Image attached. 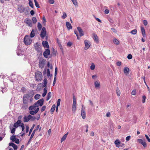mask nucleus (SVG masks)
I'll return each instance as SVG.
<instances>
[{
	"mask_svg": "<svg viewBox=\"0 0 150 150\" xmlns=\"http://www.w3.org/2000/svg\"><path fill=\"white\" fill-rule=\"evenodd\" d=\"M35 35V33H34V30L33 29L32 30L30 34V37L31 38H33Z\"/></svg>",
	"mask_w": 150,
	"mask_h": 150,
	"instance_id": "72a5a7b5",
	"label": "nucleus"
},
{
	"mask_svg": "<svg viewBox=\"0 0 150 150\" xmlns=\"http://www.w3.org/2000/svg\"><path fill=\"white\" fill-rule=\"evenodd\" d=\"M84 43L85 45L84 49L87 50L90 47V45L89 44V42L88 40H86L84 41Z\"/></svg>",
	"mask_w": 150,
	"mask_h": 150,
	"instance_id": "1a4fd4ad",
	"label": "nucleus"
},
{
	"mask_svg": "<svg viewBox=\"0 0 150 150\" xmlns=\"http://www.w3.org/2000/svg\"><path fill=\"white\" fill-rule=\"evenodd\" d=\"M36 118L35 117L33 116L30 115V120L31 121H34L35 120Z\"/></svg>",
	"mask_w": 150,
	"mask_h": 150,
	"instance_id": "09e8293b",
	"label": "nucleus"
},
{
	"mask_svg": "<svg viewBox=\"0 0 150 150\" xmlns=\"http://www.w3.org/2000/svg\"><path fill=\"white\" fill-rule=\"evenodd\" d=\"M51 97V93L49 92L48 93L47 97L46 100H48Z\"/></svg>",
	"mask_w": 150,
	"mask_h": 150,
	"instance_id": "2f4dec72",
	"label": "nucleus"
},
{
	"mask_svg": "<svg viewBox=\"0 0 150 150\" xmlns=\"http://www.w3.org/2000/svg\"><path fill=\"white\" fill-rule=\"evenodd\" d=\"M91 69V70H93L95 68V65L93 63H92L90 67Z\"/></svg>",
	"mask_w": 150,
	"mask_h": 150,
	"instance_id": "79ce46f5",
	"label": "nucleus"
},
{
	"mask_svg": "<svg viewBox=\"0 0 150 150\" xmlns=\"http://www.w3.org/2000/svg\"><path fill=\"white\" fill-rule=\"evenodd\" d=\"M63 15L62 16V18L63 19L65 18L67 16V15L65 12H63Z\"/></svg>",
	"mask_w": 150,
	"mask_h": 150,
	"instance_id": "a19ab883",
	"label": "nucleus"
},
{
	"mask_svg": "<svg viewBox=\"0 0 150 150\" xmlns=\"http://www.w3.org/2000/svg\"><path fill=\"white\" fill-rule=\"evenodd\" d=\"M46 108V106H43L41 109V111L42 112L44 111L45 109Z\"/></svg>",
	"mask_w": 150,
	"mask_h": 150,
	"instance_id": "5fc2aeb1",
	"label": "nucleus"
},
{
	"mask_svg": "<svg viewBox=\"0 0 150 150\" xmlns=\"http://www.w3.org/2000/svg\"><path fill=\"white\" fill-rule=\"evenodd\" d=\"M42 87H45L47 83V79L45 78L44 79Z\"/></svg>",
	"mask_w": 150,
	"mask_h": 150,
	"instance_id": "393cba45",
	"label": "nucleus"
},
{
	"mask_svg": "<svg viewBox=\"0 0 150 150\" xmlns=\"http://www.w3.org/2000/svg\"><path fill=\"white\" fill-rule=\"evenodd\" d=\"M130 138H131L130 136H128L126 137V141H128L130 140Z\"/></svg>",
	"mask_w": 150,
	"mask_h": 150,
	"instance_id": "0e129e2a",
	"label": "nucleus"
},
{
	"mask_svg": "<svg viewBox=\"0 0 150 150\" xmlns=\"http://www.w3.org/2000/svg\"><path fill=\"white\" fill-rule=\"evenodd\" d=\"M16 130V129L15 128H13L11 131V133L12 134L14 133Z\"/></svg>",
	"mask_w": 150,
	"mask_h": 150,
	"instance_id": "052dcab7",
	"label": "nucleus"
},
{
	"mask_svg": "<svg viewBox=\"0 0 150 150\" xmlns=\"http://www.w3.org/2000/svg\"><path fill=\"white\" fill-rule=\"evenodd\" d=\"M50 54V51L49 49H46L43 52V55L45 58H47L48 56Z\"/></svg>",
	"mask_w": 150,
	"mask_h": 150,
	"instance_id": "9d476101",
	"label": "nucleus"
},
{
	"mask_svg": "<svg viewBox=\"0 0 150 150\" xmlns=\"http://www.w3.org/2000/svg\"><path fill=\"white\" fill-rule=\"evenodd\" d=\"M42 78V73L39 71H38L35 73V80L37 81H40Z\"/></svg>",
	"mask_w": 150,
	"mask_h": 150,
	"instance_id": "f03ea898",
	"label": "nucleus"
},
{
	"mask_svg": "<svg viewBox=\"0 0 150 150\" xmlns=\"http://www.w3.org/2000/svg\"><path fill=\"white\" fill-rule=\"evenodd\" d=\"M16 136L15 135H12L10 139V140H12V142H14L16 141Z\"/></svg>",
	"mask_w": 150,
	"mask_h": 150,
	"instance_id": "473e14b6",
	"label": "nucleus"
},
{
	"mask_svg": "<svg viewBox=\"0 0 150 150\" xmlns=\"http://www.w3.org/2000/svg\"><path fill=\"white\" fill-rule=\"evenodd\" d=\"M32 21H33V23L34 24L37 21V19L36 17H33L32 18Z\"/></svg>",
	"mask_w": 150,
	"mask_h": 150,
	"instance_id": "c9c22d12",
	"label": "nucleus"
},
{
	"mask_svg": "<svg viewBox=\"0 0 150 150\" xmlns=\"http://www.w3.org/2000/svg\"><path fill=\"white\" fill-rule=\"evenodd\" d=\"M143 24L144 25L146 26L147 25V24H148V22L146 20H144L143 21Z\"/></svg>",
	"mask_w": 150,
	"mask_h": 150,
	"instance_id": "603ef678",
	"label": "nucleus"
},
{
	"mask_svg": "<svg viewBox=\"0 0 150 150\" xmlns=\"http://www.w3.org/2000/svg\"><path fill=\"white\" fill-rule=\"evenodd\" d=\"M116 65L119 66L121 65V62L120 61H118L116 62Z\"/></svg>",
	"mask_w": 150,
	"mask_h": 150,
	"instance_id": "680f3d73",
	"label": "nucleus"
},
{
	"mask_svg": "<svg viewBox=\"0 0 150 150\" xmlns=\"http://www.w3.org/2000/svg\"><path fill=\"white\" fill-rule=\"evenodd\" d=\"M42 22L43 24H45L46 22V21L45 16L42 17Z\"/></svg>",
	"mask_w": 150,
	"mask_h": 150,
	"instance_id": "6e6d98bb",
	"label": "nucleus"
},
{
	"mask_svg": "<svg viewBox=\"0 0 150 150\" xmlns=\"http://www.w3.org/2000/svg\"><path fill=\"white\" fill-rule=\"evenodd\" d=\"M13 147L14 150H16L17 149V146L15 144L13 146Z\"/></svg>",
	"mask_w": 150,
	"mask_h": 150,
	"instance_id": "338daca9",
	"label": "nucleus"
},
{
	"mask_svg": "<svg viewBox=\"0 0 150 150\" xmlns=\"http://www.w3.org/2000/svg\"><path fill=\"white\" fill-rule=\"evenodd\" d=\"M29 113L32 115H34L35 114H36L35 111H33V110H30L29 111Z\"/></svg>",
	"mask_w": 150,
	"mask_h": 150,
	"instance_id": "37998d69",
	"label": "nucleus"
},
{
	"mask_svg": "<svg viewBox=\"0 0 150 150\" xmlns=\"http://www.w3.org/2000/svg\"><path fill=\"white\" fill-rule=\"evenodd\" d=\"M35 126V125L34 124L33 125L32 127H31V128L30 129V130L29 132V134H28L29 136L30 134H31V132H32L33 129L34 128Z\"/></svg>",
	"mask_w": 150,
	"mask_h": 150,
	"instance_id": "58836bf2",
	"label": "nucleus"
},
{
	"mask_svg": "<svg viewBox=\"0 0 150 150\" xmlns=\"http://www.w3.org/2000/svg\"><path fill=\"white\" fill-rule=\"evenodd\" d=\"M76 100L74 96H73V103L72 106V111L73 113H75L76 109Z\"/></svg>",
	"mask_w": 150,
	"mask_h": 150,
	"instance_id": "20e7f679",
	"label": "nucleus"
},
{
	"mask_svg": "<svg viewBox=\"0 0 150 150\" xmlns=\"http://www.w3.org/2000/svg\"><path fill=\"white\" fill-rule=\"evenodd\" d=\"M40 96V95L39 94H37L35 96L34 98L36 100L38 99L39 98Z\"/></svg>",
	"mask_w": 150,
	"mask_h": 150,
	"instance_id": "ea45409f",
	"label": "nucleus"
},
{
	"mask_svg": "<svg viewBox=\"0 0 150 150\" xmlns=\"http://www.w3.org/2000/svg\"><path fill=\"white\" fill-rule=\"evenodd\" d=\"M46 62V60L43 59H40L39 62V67L42 69L43 68Z\"/></svg>",
	"mask_w": 150,
	"mask_h": 150,
	"instance_id": "39448f33",
	"label": "nucleus"
},
{
	"mask_svg": "<svg viewBox=\"0 0 150 150\" xmlns=\"http://www.w3.org/2000/svg\"><path fill=\"white\" fill-rule=\"evenodd\" d=\"M138 142L142 144L144 147H146V144L144 140L142 139H138Z\"/></svg>",
	"mask_w": 150,
	"mask_h": 150,
	"instance_id": "ddd939ff",
	"label": "nucleus"
},
{
	"mask_svg": "<svg viewBox=\"0 0 150 150\" xmlns=\"http://www.w3.org/2000/svg\"><path fill=\"white\" fill-rule=\"evenodd\" d=\"M113 42L116 45H118L119 44V41L116 38L113 39Z\"/></svg>",
	"mask_w": 150,
	"mask_h": 150,
	"instance_id": "c85d7f7f",
	"label": "nucleus"
},
{
	"mask_svg": "<svg viewBox=\"0 0 150 150\" xmlns=\"http://www.w3.org/2000/svg\"><path fill=\"white\" fill-rule=\"evenodd\" d=\"M57 68L56 67L55 68V72H54V78H55L56 79V75L57 74Z\"/></svg>",
	"mask_w": 150,
	"mask_h": 150,
	"instance_id": "a18cd8bd",
	"label": "nucleus"
},
{
	"mask_svg": "<svg viewBox=\"0 0 150 150\" xmlns=\"http://www.w3.org/2000/svg\"><path fill=\"white\" fill-rule=\"evenodd\" d=\"M95 88H97L99 87L100 86V82L98 81H96L94 83Z\"/></svg>",
	"mask_w": 150,
	"mask_h": 150,
	"instance_id": "5701e85b",
	"label": "nucleus"
},
{
	"mask_svg": "<svg viewBox=\"0 0 150 150\" xmlns=\"http://www.w3.org/2000/svg\"><path fill=\"white\" fill-rule=\"evenodd\" d=\"M14 142H15L17 144H18L19 143V140L18 139L16 138V141Z\"/></svg>",
	"mask_w": 150,
	"mask_h": 150,
	"instance_id": "69168bd1",
	"label": "nucleus"
},
{
	"mask_svg": "<svg viewBox=\"0 0 150 150\" xmlns=\"http://www.w3.org/2000/svg\"><path fill=\"white\" fill-rule=\"evenodd\" d=\"M136 94V90H133L131 92V94L134 95H135Z\"/></svg>",
	"mask_w": 150,
	"mask_h": 150,
	"instance_id": "864d4df0",
	"label": "nucleus"
},
{
	"mask_svg": "<svg viewBox=\"0 0 150 150\" xmlns=\"http://www.w3.org/2000/svg\"><path fill=\"white\" fill-rule=\"evenodd\" d=\"M146 98V97L145 96H142V102L143 103H144L145 102V100Z\"/></svg>",
	"mask_w": 150,
	"mask_h": 150,
	"instance_id": "de8ad7c7",
	"label": "nucleus"
},
{
	"mask_svg": "<svg viewBox=\"0 0 150 150\" xmlns=\"http://www.w3.org/2000/svg\"><path fill=\"white\" fill-rule=\"evenodd\" d=\"M33 98L31 97L29 94H25L23 97V104H28L29 101V103H31L33 100Z\"/></svg>",
	"mask_w": 150,
	"mask_h": 150,
	"instance_id": "f257e3e1",
	"label": "nucleus"
},
{
	"mask_svg": "<svg viewBox=\"0 0 150 150\" xmlns=\"http://www.w3.org/2000/svg\"><path fill=\"white\" fill-rule=\"evenodd\" d=\"M18 126L19 125L16 122L13 125V127L16 128H17Z\"/></svg>",
	"mask_w": 150,
	"mask_h": 150,
	"instance_id": "e2e57ef3",
	"label": "nucleus"
},
{
	"mask_svg": "<svg viewBox=\"0 0 150 150\" xmlns=\"http://www.w3.org/2000/svg\"><path fill=\"white\" fill-rule=\"evenodd\" d=\"M25 8L24 7L21 6L18 8V11H20L21 13H22L25 11Z\"/></svg>",
	"mask_w": 150,
	"mask_h": 150,
	"instance_id": "bb28decb",
	"label": "nucleus"
},
{
	"mask_svg": "<svg viewBox=\"0 0 150 150\" xmlns=\"http://www.w3.org/2000/svg\"><path fill=\"white\" fill-rule=\"evenodd\" d=\"M60 101L61 99H58L57 101V107H58V106H59L60 105Z\"/></svg>",
	"mask_w": 150,
	"mask_h": 150,
	"instance_id": "8fccbe9b",
	"label": "nucleus"
},
{
	"mask_svg": "<svg viewBox=\"0 0 150 150\" xmlns=\"http://www.w3.org/2000/svg\"><path fill=\"white\" fill-rule=\"evenodd\" d=\"M68 132H67L66 134H64L62 137V138H61V142H62L63 141H64V140H65L66 139V138L67 137V135L68 134Z\"/></svg>",
	"mask_w": 150,
	"mask_h": 150,
	"instance_id": "412c9836",
	"label": "nucleus"
},
{
	"mask_svg": "<svg viewBox=\"0 0 150 150\" xmlns=\"http://www.w3.org/2000/svg\"><path fill=\"white\" fill-rule=\"evenodd\" d=\"M47 75L48 77H49L50 75V72L49 69H47Z\"/></svg>",
	"mask_w": 150,
	"mask_h": 150,
	"instance_id": "4d7b16f0",
	"label": "nucleus"
},
{
	"mask_svg": "<svg viewBox=\"0 0 150 150\" xmlns=\"http://www.w3.org/2000/svg\"><path fill=\"white\" fill-rule=\"evenodd\" d=\"M120 143V142L118 139H116L115 141V144L116 145H119Z\"/></svg>",
	"mask_w": 150,
	"mask_h": 150,
	"instance_id": "49530a36",
	"label": "nucleus"
},
{
	"mask_svg": "<svg viewBox=\"0 0 150 150\" xmlns=\"http://www.w3.org/2000/svg\"><path fill=\"white\" fill-rule=\"evenodd\" d=\"M66 24L68 30H69L70 29H72V26L69 22H66Z\"/></svg>",
	"mask_w": 150,
	"mask_h": 150,
	"instance_id": "6ab92c4d",
	"label": "nucleus"
},
{
	"mask_svg": "<svg viewBox=\"0 0 150 150\" xmlns=\"http://www.w3.org/2000/svg\"><path fill=\"white\" fill-rule=\"evenodd\" d=\"M77 29L79 33V35L80 37H81L84 35V33L81 28L80 27H78Z\"/></svg>",
	"mask_w": 150,
	"mask_h": 150,
	"instance_id": "4468645a",
	"label": "nucleus"
},
{
	"mask_svg": "<svg viewBox=\"0 0 150 150\" xmlns=\"http://www.w3.org/2000/svg\"><path fill=\"white\" fill-rule=\"evenodd\" d=\"M145 136L146 137V139H147L148 142H150V139L149 137H148V136L147 135L145 134Z\"/></svg>",
	"mask_w": 150,
	"mask_h": 150,
	"instance_id": "13d9d810",
	"label": "nucleus"
},
{
	"mask_svg": "<svg viewBox=\"0 0 150 150\" xmlns=\"http://www.w3.org/2000/svg\"><path fill=\"white\" fill-rule=\"evenodd\" d=\"M36 107H37L35 106L34 103L33 105H31L28 108V109L30 110H33L35 109Z\"/></svg>",
	"mask_w": 150,
	"mask_h": 150,
	"instance_id": "a878e982",
	"label": "nucleus"
},
{
	"mask_svg": "<svg viewBox=\"0 0 150 150\" xmlns=\"http://www.w3.org/2000/svg\"><path fill=\"white\" fill-rule=\"evenodd\" d=\"M40 127V125H38L37 126L36 128V129H35L34 131H33L32 133V134L31 135V136L30 137V139H32V138L33 137L34 135L35 134V132L36 131H37L38 129Z\"/></svg>",
	"mask_w": 150,
	"mask_h": 150,
	"instance_id": "2eb2a0df",
	"label": "nucleus"
},
{
	"mask_svg": "<svg viewBox=\"0 0 150 150\" xmlns=\"http://www.w3.org/2000/svg\"><path fill=\"white\" fill-rule=\"evenodd\" d=\"M48 2L50 4H53L54 3V0H49Z\"/></svg>",
	"mask_w": 150,
	"mask_h": 150,
	"instance_id": "bf43d9fd",
	"label": "nucleus"
},
{
	"mask_svg": "<svg viewBox=\"0 0 150 150\" xmlns=\"http://www.w3.org/2000/svg\"><path fill=\"white\" fill-rule=\"evenodd\" d=\"M37 27L39 30H41L42 28V25L41 24L40 22H38V23Z\"/></svg>",
	"mask_w": 150,
	"mask_h": 150,
	"instance_id": "7c9ffc66",
	"label": "nucleus"
},
{
	"mask_svg": "<svg viewBox=\"0 0 150 150\" xmlns=\"http://www.w3.org/2000/svg\"><path fill=\"white\" fill-rule=\"evenodd\" d=\"M40 118V114H38L37 115L36 119L37 120H38Z\"/></svg>",
	"mask_w": 150,
	"mask_h": 150,
	"instance_id": "774afa93",
	"label": "nucleus"
},
{
	"mask_svg": "<svg viewBox=\"0 0 150 150\" xmlns=\"http://www.w3.org/2000/svg\"><path fill=\"white\" fill-rule=\"evenodd\" d=\"M42 44L43 45V47L45 48H49V46L48 43L47 41H43L42 42Z\"/></svg>",
	"mask_w": 150,
	"mask_h": 150,
	"instance_id": "a211bd4d",
	"label": "nucleus"
},
{
	"mask_svg": "<svg viewBox=\"0 0 150 150\" xmlns=\"http://www.w3.org/2000/svg\"><path fill=\"white\" fill-rule=\"evenodd\" d=\"M127 57L129 59H130L132 58V56L131 54H129L128 55Z\"/></svg>",
	"mask_w": 150,
	"mask_h": 150,
	"instance_id": "3c124183",
	"label": "nucleus"
},
{
	"mask_svg": "<svg viewBox=\"0 0 150 150\" xmlns=\"http://www.w3.org/2000/svg\"><path fill=\"white\" fill-rule=\"evenodd\" d=\"M28 106V104H23L22 105V107L21 108L24 110H25L27 108Z\"/></svg>",
	"mask_w": 150,
	"mask_h": 150,
	"instance_id": "c756f323",
	"label": "nucleus"
},
{
	"mask_svg": "<svg viewBox=\"0 0 150 150\" xmlns=\"http://www.w3.org/2000/svg\"><path fill=\"white\" fill-rule=\"evenodd\" d=\"M93 38L94 40L97 43H98L99 40L98 37L97 35L94 33L93 34Z\"/></svg>",
	"mask_w": 150,
	"mask_h": 150,
	"instance_id": "dca6fc26",
	"label": "nucleus"
},
{
	"mask_svg": "<svg viewBox=\"0 0 150 150\" xmlns=\"http://www.w3.org/2000/svg\"><path fill=\"white\" fill-rule=\"evenodd\" d=\"M73 2V4L75 6H78V3L76 0H71Z\"/></svg>",
	"mask_w": 150,
	"mask_h": 150,
	"instance_id": "c03bdc74",
	"label": "nucleus"
},
{
	"mask_svg": "<svg viewBox=\"0 0 150 150\" xmlns=\"http://www.w3.org/2000/svg\"><path fill=\"white\" fill-rule=\"evenodd\" d=\"M55 104H53L52 105L50 113L51 114H52L53 113V112H54L55 110Z\"/></svg>",
	"mask_w": 150,
	"mask_h": 150,
	"instance_id": "4be33fe9",
	"label": "nucleus"
},
{
	"mask_svg": "<svg viewBox=\"0 0 150 150\" xmlns=\"http://www.w3.org/2000/svg\"><path fill=\"white\" fill-rule=\"evenodd\" d=\"M81 113L82 118L83 119H85L86 118L85 111H81Z\"/></svg>",
	"mask_w": 150,
	"mask_h": 150,
	"instance_id": "b1692460",
	"label": "nucleus"
},
{
	"mask_svg": "<svg viewBox=\"0 0 150 150\" xmlns=\"http://www.w3.org/2000/svg\"><path fill=\"white\" fill-rule=\"evenodd\" d=\"M123 71L124 73L126 75H127L129 73V69L128 67H125L124 68Z\"/></svg>",
	"mask_w": 150,
	"mask_h": 150,
	"instance_id": "f3484780",
	"label": "nucleus"
},
{
	"mask_svg": "<svg viewBox=\"0 0 150 150\" xmlns=\"http://www.w3.org/2000/svg\"><path fill=\"white\" fill-rule=\"evenodd\" d=\"M30 120V115L29 114L27 116H25L23 118V121L24 122H28Z\"/></svg>",
	"mask_w": 150,
	"mask_h": 150,
	"instance_id": "f8f14e48",
	"label": "nucleus"
},
{
	"mask_svg": "<svg viewBox=\"0 0 150 150\" xmlns=\"http://www.w3.org/2000/svg\"><path fill=\"white\" fill-rule=\"evenodd\" d=\"M35 50L38 52L41 51V46L38 43H36L34 45Z\"/></svg>",
	"mask_w": 150,
	"mask_h": 150,
	"instance_id": "6e6552de",
	"label": "nucleus"
},
{
	"mask_svg": "<svg viewBox=\"0 0 150 150\" xmlns=\"http://www.w3.org/2000/svg\"><path fill=\"white\" fill-rule=\"evenodd\" d=\"M31 42V39L28 35H26L24 39V42L26 45H29Z\"/></svg>",
	"mask_w": 150,
	"mask_h": 150,
	"instance_id": "7ed1b4c3",
	"label": "nucleus"
},
{
	"mask_svg": "<svg viewBox=\"0 0 150 150\" xmlns=\"http://www.w3.org/2000/svg\"><path fill=\"white\" fill-rule=\"evenodd\" d=\"M116 93L118 96H120L121 93L118 87H117L116 88Z\"/></svg>",
	"mask_w": 150,
	"mask_h": 150,
	"instance_id": "cd10ccee",
	"label": "nucleus"
},
{
	"mask_svg": "<svg viewBox=\"0 0 150 150\" xmlns=\"http://www.w3.org/2000/svg\"><path fill=\"white\" fill-rule=\"evenodd\" d=\"M46 28L45 27H43L42 28L41 34H40V36L42 38H44L46 35Z\"/></svg>",
	"mask_w": 150,
	"mask_h": 150,
	"instance_id": "0eeeda50",
	"label": "nucleus"
},
{
	"mask_svg": "<svg viewBox=\"0 0 150 150\" xmlns=\"http://www.w3.org/2000/svg\"><path fill=\"white\" fill-rule=\"evenodd\" d=\"M141 31L142 34V35L144 37L146 36V33H145V29L144 28L142 27H141Z\"/></svg>",
	"mask_w": 150,
	"mask_h": 150,
	"instance_id": "aec40b11",
	"label": "nucleus"
},
{
	"mask_svg": "<svg viewBox=\"0 0 150 150\" xmlns=\"http://www.w3.org/2000/svg\"><path fill=\"white\" fill-rule=\"evenodd\" d=\"M44 103V100L43 98L40 99L38 100L35 103V105L37 107L40 106H41L43 105Z\"/></svg>",
	"mask_w": 150,
	"mask_h": 150,
	"instance_id": "423d86ee",
	"label": "nucleus"
},
{
	"mask_svg": "<svg viewBox=\"0 0 150 150\" xmlns=\"http://www.w3.org/2000/svg\"><path fill=\"white\" fill-rule=\"evenodd\" d=\"M29 4L30 6L32 7V8H33L34 7V5L33 3L32 2L30 1V0H29Z\"/></svg>",
	"mask_w": 150,
	"mask_h": 150,
	"instance_id": "f704fd0d",
	"label": "nucleus"
},
{
	"mask_svg": "<svg viewBox=\"0 0 150 150\" xmlns=\"http://www.w3.org/2000/svg\"><path fill=\"white\" fill-rule=\"evenodd\" d=\"M34 1L35 3V5L37 8H39L40 6L39 5L38 2L36 0H34Z\"/></svg>",
	"mask_w": 150,
	"mask_h": 150,
	"instance_id": "4c0bfd02",
	"label": "nucleus"
},
{
	"mask_svg": "<svg viewBox=\"0 0 150 150\" xmlns=\"http://www.w3.org/2000/svg\"><path fill=\"white\" fill-rule=\"evenodd\" d=\"M137 33V30L136 29H134L132 30L130 32V33L133 35Z\"/></svg>",
	"mask_w": 150,
	"mask_h": 150,
	"instance_id": "e433bc0d",
	"label": "nucleus"
},
{
	"mask_svg": "<svg viewBox=\"0 0 150 150\" xmlns=\"http://www.w3.org/2000/svg\"><path fill=\"white\" fill-rule=\"evenodd\" d=\"M25 22L29 26L31 27L32 25L31 20L29 19L26 18L25 20Z\"/></svg>",
	"mask_w": 150,
	"mask_h": 150,
	"instance_id": "9b49d317",
	"label": "nucleus"
}]
</instances>
